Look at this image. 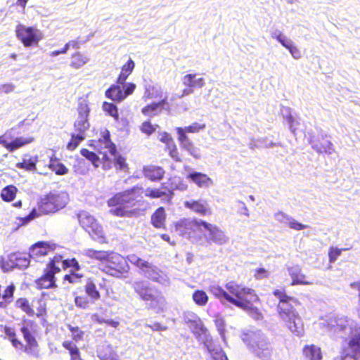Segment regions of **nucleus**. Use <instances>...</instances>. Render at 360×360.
I'll return each mask as SVG.
<instances>
[{
  "label": "nucleus",
  "instance_id": "obj_2",
  "mask_svg": "<svg viewBox=\"0 0 360 360\" xmlns=\"http://www.w3.org/2000/svg\"><path fill=\"white\" fill-rule=\"evenodd\" d=\"M273 295L278 298L276 312L285 326L293 333L300 335L304 331V323L295 307L300 305L299 300L288 295L285 288L275 289Z\"/></svg>",
  "mask_w": 360,
  "mask_h": 360
},
{
  "label": "nucleus",
  "instance_id": "obj_39",
  "mask_svg": "<svg viewBox=\"0 0 360 360\" xmlns=\"http://www.w3.org/2000/svg\"><path fill=\"white\" fill-rule=\"evenodd\" d=\"M18 190L14 185H8L2 188L1 191V198L4 202L13 201L17 195Z\"/></svg>",
  "mask_w": 360,
  "mask_h": 360
},
{
  "label": "nucleus",
  "instance_id": "obj_60",
  "mask_svg": "<svg viewBox=\"0 0 360 360\" xmlns=\"http://www.w3.org/2000/svg\"><path fill=\"white\" fill-rule=\"evenodd\" d=\"M288 51L292 56V57L295 59H298L301 58L302 54L298 48L293 44L292 41L289 42V47H288Z\"/></svg>",
  "mask_w": 360,
  "mask_h": 360
},
{
  "label": "nucleus",
  "instance_id": "obj_26",
  "mask_svg": "<svg viewBox=\"0 0 360 360\" xmlns=\"http://www.w3.org/2000/svg\"><path fill=\"white\" fill-rule=\"evenodd\" d=\"M167 214L163 207L156 209L150 217V223L155 228L159 229H166Z\"/></svg>",
  "mask_w": 360,
  "mask_h": 360
},
{
  "label": "nucleus",
  "instance_id": "obj_31",
  "mask_svg": "<svg viewBox=\"0 0 360 360\" xmlns=\"http://www.w3.org/2000/svg\"><path fill=\"white\" fill-rule=\"evenodd\" d=\"M15 309L20 310L28 316H34V309L32 307V302L27 297H18L14 302Z\"/></svg>",
  "mask_w": 360,
  "mask_h": 360
},
{
  "label": "nucleus",
  "instance_id": "obj_59",
  "mask_svg": "<svg viewBox=\"0 0 360 360\" xmlns=\"http://www.w3.org/2000/svg\"><path fill=\"white\" fill-rule=\"evenodd\" d=\"M269 276V273L268 270L264 267L258 268L255 270L254 276L257 280L268 278Z\"/></svg>",
  "mask_w": 360,
  "mask_h": 360
},
{
  "label": "nucleus",
  "instance_id": "obj_22",
  "mask_svg": "<svg viewBox=\"0 0 360 360\" xmlns=\"http://www.w3.org/2000/svg\"><path fill=\"white\" fill-rule=\"evenodd\" d=\"M54 249L55 245L45 241H39L35 243L30 248L29 254L32 258L39 259L47 255L50 252L53 251Z\"/></svg>",
  "mask_w": 360,
  "mask_h": 360
},
{
  "label": "nucleus",
  "instance_id": "obj_20",
  "mask_svg": "<svg viewBox=\"0 0 360 360\" xmlns=\"http://www.w3.org/2000/svg\"><path fill=\"white\" fill-rule=\"evenodd\" d=\"M309 143L320 154H331L335 150L333 143L324 136H312Z\"/></svg>",
  "mask_w": 360,
  "mask_h": 360
},
{
  "label": "nucleus",
  "instance_id": "obj_38",
  "mask_svg": "<svg viewBox=\"0 0 360 360\" xmlns=\"http://www.w3.org/2000/svg\"><path fill=\"white\" fill-rule=\"evenodd\" d=\"M37 156H30L28 158H23L22 161L16 163V167L26 171H34L37 169Z\"/></svg>",
  "mask_w": 360,
  "mask_h": 360
},
{
  "label": "nucleus",
  "instance_id": "obj_46",
  "mask_svg": "<svg viewBox=\"0 0 360 360\" xmlns=\"http://www.w3.org/2000/svg\"><path fill=\"white\" fill-rule=\"evenodd\" d=\"M49 167L56 175H64L68 172V169L58 160H51Z\"/></svg>",
  "mask_w": 360,
  "mask_h": 360
},
{
  "label": "nucleus",
  "instance_id": "obj_42",
  "mask_svg": "<svg viewBox=\"0 0 360 360\" xmlns=\"http://www.w3.org/2000/svg\"><path fill=\"white\" fill-rule=\"evenodd\" d=\"M113 161L111 160L112 167L114 166L117 170L127 172L129 171L128 164L127 163L126 158L121 155L117 154L116 152Z\"/></svg>",
  "mask_w": 360,
  "mask_h": 360
},
{
  "label": "nucleus",
  "instance_id": "obj_29",
  "mask_svg": "<svg viewBox=\"0 0 360 360\" xmlns=\"http://www.w3.org/2000/svg\"><path fill=\"white\" fill-rule=\"evenodd\" d=\"M289 274L291 278L290 285L313 284V281L308 279L307 276L302 272L301 269H291Z\"/></svg>",
  "mask_w": 360,
  "mask_h": 360
},
{
  "label": "nucleus",
  "instance_id": "obj_54",
  "mask_svg": "<svg viewBox=\"0 0 360 360\" xmlns=\"http://www.w3.org/2000/svg\"><path fill=\"white\" fill-rule=\"evenodd\" d=\"M349 250V248H338L330 247L328 250V259L330 263H333L341 255L342 251Z\"/></svg>",
  "mask_w": 360,
  "mask_h": 360
},
{
  "label": "nucleus",
  "instance_id": "obj_48",
  "mask_svg": "<svg viewBox=\"0 0 360 360\" xmlns=\"http://www.w3.org/2000/svg\"><path fill=\"white\" fill-rule=\"evenodd\" d=\"M67 327L71 333V338L73 342L75 343L83 340L84 331L82 330L79 326H72L70 324H68Z\"/></svg>",
  "mask_w": 360,
  "mask_h": 360
},
{
  "label": "nucleus",
  "instance_id": "obj_27",
  "mask_svg": "<svg viewBox=\"0 0 360 360\" xmlns=\"http://www.w3.org/2000/svg\"><path fill=\"white\" fill-rule=\"evenodd\" d=\"M187 179L195 183L198 187H208L213 184L212 179L206 174L194 172L187 176Z\"/></svg>",
  "mask_w": 360,
  "mask_h": 360
},
{
  "label": "nucleus",
  "instance_id": "obj_62",
  "mask_svg": "<svg viewBox=\"0 0 360 360\" xmlns=\"http://www.w3.org/2000/svg\"><path fill=\"white\" fill-rule=\"evenodd\" d=\"M146 327L149 328L150 329H151L153 331H162V330H165L167 329L166 326H162L161 323H158V322L154 323L153 324L146 325Z\"/></svg>",
  "mask_w": 360,
  "mask_h": 360
},
{
  "label": "nucleus",
  "instance_id": "obj_47",
  "mask_svg": "<svg viewBox=\"0 0 360 360\" xmlns=\"http://www.w3.org/2000/svg\"><path fill=\"white\" fill-rule=\"evenodd\" d=\"M4 333L15 349H18L22 346V342L17 338L16 333L13 328L8 326L5 327Z\"/></svg>",
  "mask_w": 360,
  "mask_h": 360
},
{
  "label": "nucleus",
  "instance_id": "obj_21",
  "mask_svg": "<svg viewBox=\"0 0 360 360\" xmlns=\"http://www.w3.org/2000/svg\"><path fill=\"white\" fill-rule=\"evenodd\" d=\"M34 141L33 136L27 137H16L11 141L8 142L4 139V135L0 136V145H2L8 152L13 151L32 143Z\"/></svg>",
  "mask_w": 360,
  "mask_h": 360
},
{
  "label": "nucleus",
  "instance_id": "obj_51",
  "mask_svg": "<svg viewBox=\"0 0 360 360\" xmlns=\"http://www.w3.org/2000/svg\"><path fill=\"white\" fill-rule=\"evenodd\" d=\"M348 345L355 355H360V332L349 340Z\"/></svg>",
  "mask_w": 360,
  "mask_h": 360
},
{
  "label": "nucleus",
  "instance_id": "obj_3",
  "mask_svg": "<svg viewBox=\"0 0 360 360\" xmlns=\"http://www.w3.org/2000/svg\"><path fill=\"white\" fill-rule=\"evenodd\" d=\"M141 188L134 186L113 194L107 200L110 207L111 214L118 217H131L137 213L136 209H131L137 204V198L140 195Z\"/></svg>",
  "mask_w": 360,
  "mask_h": 360
},
{
  "label": "nucleus",
  "instance_id": "obj_1",
  "mask_svg": "<svg viewBox=\"0 0 360 360\" xmlns=\"http://www.w3.org/2000/svg\"><path fill=\"white\" fill-rule=\"evenodd\" d=\"M225 288L226 290L219 285H212L208 290L215 298L226 300L243 310L258 311L254 307V303L259 302L260 299L254 289L243 287L234 281L226 283Z\"/></svg>",
  "mask_w": 360,
  "mask_h": 360
},
{
  "label": "nucleus",
  "instance_id": "obj_44",
  "mask_svg": "<svg viewBox=\"0 0 360 360\" xmlns=\"http://www.w3.org/2000/svg\"><path fill=\"white\" fill-rule=\"evenodd\" d=\"M192 298L195 304L200 307L205 306L209 300L207 293L202 290H196L193 292Z\"/></svg>",
  "mask_w": 360,
  "mask_h": 360
},
{
  "label": "nucleus",
  "instance_id": "obj_55",
  "mask_svg": "<svg viewBox=\"0 0 360 360\" xmlns=\"http://www.w3.org/2000/svg\"><path fill=\"white\" fill-rule=\"evenodd\" d=\"M80 153L83 157L91 161L94 165L97 166L99 158L94 152L90 151L87 148H82Z\"/></svg>",
  "mask_w": 360,
  "mask_h": 360
},
{
  "label": "nucleus",
  "instance_id": "obj_35",
  "mask_svg": "<svg viewBox=\"0 0 360 360\" xmlns=\"http://www.w3.org/2000/svg\"><path fill=\"white\" fill-rule=\"evenodd\" d=\"M165 99H162L159 102L151 103L141 109V112L145 116L153 117L159 115L162 108V105L165 103Z\"/></svg>",
  "mask_w": 360,
  "mask_h": 360
},
{
  "label": "nucleus",
  "instance_id": "obj_58",
  "mask_svg": "<svg viewBox=\"0 0 360 360\" xmlns=\"http://www.w3.org/2000/svg\"><path fill=\"white\" fill-rule=\"evenodd\" d=\"M68 267H73L76 271L80 269L79 262L75 258H72L71 259H65L63 261V268L67 269Z\"/></svg>",
  "mask_w": 360,
  "mask_h": 360
},
{
  "label": "nucleus",
  "instance_id": "obj_16",
  "mask_svg": "<svg viewBox=\"0 0 360 360\" xmlns=\"http://www.w3.org/2000/svg\"><path fill=\"white\" fill-rule=\"evenodd\" d=\"M144 195L150 199L163 198L165 202L171 204L174 193L172 187H169L165 183H162L160 188H146Z\"/></svg>",
  "mask_w": 360,
  "mask_h": 360
},
{
  "label": "nucleus",
  "instance_id": "obj_18",
  "mask_svg": "<svg viewBox=\"0 0 360 360\" xmlns=\"http://www.w3.org/2000/svg\"><path fill=\"white\" fill-rule=\"evenodd\" d=\"M128 259L132 264L143 270V271H148V270H150L151 273L148 272V278L153 281H158L159 273L157 270V268L153 266L152 264L139 257L135 254L129 255Z\"/></svg>",
  "mask_w": 360,
  "mask_h": 360
},
{
  "label": "nucleus",
  "instance_id": "obj_61",
  "mask_svg": "<svg viewBox=\"0 0 360 360\" xmlns=\"http://www.w3.org/2000/svg\"><path fill=\"white\" fill-rule=\"evenodd\" d=\"M100 360H118L115 353L110 350L109 352L102 353L98 355Z\"/></svg>",
  "mask_w": 360,
  "mask_h": 360
},
{
  "label": "nucleus",
  "instance_id": "obj_28",
  "mask_svg": "<svg viewBox=\"0 0 360 360\" xmlns=\"http://www.w3.org/2000/svg\"><path fill=\"white\" fill-rule=\"evenodd\" d=\"M305 360H321L323 358L321 347L314 344L305 345L302 349Z\"/></svg>",
  "mask_w": 360,
  "mask_h": 360
},
{
  "label": "nucleus",
  "instance_id": "obj_56",
  "mask_svg": "<svg viewBox=\"0 0 360 360\" xmlns=\"http://www.w3.org/2000/svg\"><path fill=\"white\" fill-rule=\"evenodd\" d=\"M191 226V221L189 219L184 218L175 223V229L181 233H185L186 230Z\"/></svg>",
  "mask_w": 360,
  "mask_h": 360
},
{
  "label": "nucleus",
  "instance_id": "obj_6",
  "mask_svg": "<svg viewBox=\"0 0 360 360\" xmlns=\"http://www.w3.org/2000/svg\"><path fill=\"white\" fill-rule=\"evenodd\" d=\"M132 288L139 299L145 302H149L154 305H158L160 300L163 299L161 291L147 281H136L133 283Z\"/></svg>",
  "mask_w": 360,
  "mask_h": 360
},
{
  "label": "nucleus",
  "instance_id": "obj_57",
  "mask_svg": "<svg viewBox=\"0 0 360 360\" xmlns=\"http://www.w3.org/2000/svg\"><path fill=\"white\" fill-rule=\"evenodd\" d=\"M287 218L289 220L288 226L292 229H294L296 231H300V230L308 228L307 225L302 224L300 223L299 221H297V220H295V219L288 218V217H287Z\"/></svg>",
  "mask_w": 360,
  "mask_h": 360
},
{
  "label": "nucleus",
  "instance_id": "obj_8",
  "mask_svg": "<svg viewBox=\"0 0 360 360\" xmlns=\"http://www.w3.org/2000/svg\"><path fill=\"white\" fill-rule=\"evenodd\" d=\"M80 226L89 233L94 240L103 243L105 240V236L102 226L97 219L86 212H82L78 214Z\"/></svg>",
  "mask_w": 360,
  "mask_h": 360
},
{
  "label": "nucleus",
  "instance_id": "obj_34",
  "mask_svg": "<svg viewBox=\"0 0 360 360\" xmlns=\"http://www.w3.org/2000/svg\"><path fill=\"white\" fill-rule=\"evenodd\" d=\"M62 347L68 351L70 360H84L77 345L70 340H65L62 342Z\"/></svg>",
  "mask_w": 360,
  "mask_h": 360
},
{
  "label": "nucleus",
  "instance_id": "obj_24",
  "mask_svg": "<svg viewBox=\"0 0 360 360\" xmlns=\"http://www.w3.org/2000/svg\"><path fill=\"white\" fill-rule=\"evenodd\" d=\"M177 134V139L182 149L186 150L195 159H200L201 154L200 150L194 146L187 134Z\"/></svg>",
  "mask_w": 360,
  "mask_h": 360
},
{
  "label": "nucleus",
  "instance_id": "obj_37",
  "mask_svg": "<svg viewBox=\"0 0 360 360\" xmlns=\"http://www.w3.org/2000/svg\"><path fill=\"white\" fill-rule=\"evenodd\" d=\"M89 61V58L80 51L71 55L70 66L74 69H79Z\"/></svg>",
  "mask_w": 360,
  "mask_h": 360
},
{
  "label": "nucleus",
  "instance_id": "obj_17",
  "mask_svg": "<svg viewBox=\"0 0 360 360\" xmlns=\"http://www.w3.org/2000/svg\"><path fill=\"white\" fill-rule=\"evenodd\" d=\"M196 73H188L182 77V83L187 88L182 91L183 96H187L193 93L194 89L202 88L205 82L202 77H197Z\"/></svg>",
  "mask_w": 360,
  "mask_h": 360
},
{
  "label": "nucleus",
  "instance_id": "obj_53",
  "mask_svg": "<svg viewBox=\"0 0 360 360\" xmlns=\"http://www.w3.org/2000/svg\"><path fill=\"white\" fill-rule=\"evenodd\" d=\"M103 109L105 112L114 117L115 120H117L119 119L118 109L114 103L104 102L103 103Z\"/></svg>",
  "mask_w": 360,
  "mask_h": 360
},
{
  "label": "nucleus",
  "instance_id": "obj_5",
  "mask_svg": "<svg viewBox=\"0 0 360 360\" xmlns=\"http://www.w3.org/2000/svg\"><path fill=\"white\" fill-rule=\"evenodd\" d=\"M97 280L94 276L87 277L84 286L86 295H79L75 297V306L78 308L88 309L91 304L101 299V294L96 286Z\"/></svg>",
  "mask_w": 360,
  "mask_h": 360
},
{
  "label": "nucleus",
  "instance_id": "obj_52",
  "mask_svg": "<svg viewBox=\"0 0 360 360\" xmlns=\"http://www.w3.org/2000/svg\"><path fill=\"white\" fill-rule=\"evenodd\" d=\"M158 127H159L158 124L153 125L150 121H144L140 125V131L147 136H150Z\"/></svg>",
  "mask_w": 360,
  "mask_h": 360
},
{
  "label": "nucleus",
  "instance_id": "obj_23",
  "mask_svg": "<svg viewBox=\"0 0 360 360\" xmlns=\"http://www.w3.org/2000/svg\"><path fill=\"white\" fill-rule=\"evenodd\" d=\"M143 175L153 182L160 181L165 175V170L161 166L148 165H145L142 169Z\"/></svg>",
  "mask_w": 360,
  "mask_h": 360
},
{
  "label": "nucleus",
  "instance_id": "obj_36",
  "mask_svg": "<svg viewBox=\"0 0 360 360\" xmlns=\"http://www.w3.org/2000/svg\"><path fill=\"white\" fill-rule=\"evenodd\" d=\"M15 269H25L30 266V255L27 252H13Z\"/></svg>",
  "mask_w": 360,
  "mask_h": 360
},
{
  "label": "nucleus",
  "instance_id": "obj_64",
  "mask_svg": "<svg viewBox=\"0 0 360 360\" xmlns=\"http://www.w3.org/2000/svg\"><path fill=\"white\" fill-rule=\"evenodd\" d=\"M276 39L285 48L288 49V47H289V42L291 41L290 40H286L281 33H279L276 37Z\"/></svg>",
  "mask_w": 360,
  "mask_h": 360
},
{
  "label": "nucleus",
  "instance_id": "obj_25",
  "mask_svg": "<svg viewBox=\"0 0 360 360\" xmlns=\"http://www.w3.org/2000/svg\"><path fill=\"white\" fill-rule=\"evenodd\" d=\"M185 207L201 216L210 215L212 210L207 205L199 200H187L184 202Z\"/></svg>",
  "mask_w": 360,
  "mask_h": 360
},
{
  "label": "nucleus",
  "instance_id": "obj_49",
  "mask_svg": "<svg viewBox=\"0 0 360 360\" xmlns=\"http://www.w3.org/2000/svg\"><path fill=\"white\" fill-rule=\"evenodd\" d=\"M169 157L176 162H180L182 161V157L179 152V150L176 143L169 146L165 150Z\"/></svg>",
  "mask_w": 360,
  "mask_h": 360
},
{
  "label": "nucleus",
  "instance_id": "obj_19",
  "mask_svg": "<svg viewBox=\"0 0 360 360\" xmlns=\"http://www.w3.org/2000/svg\"><path fill=\"white\" fill-rule=\"evenodd\" d=\"M56 274L53 271L45 268L44 274L34 281L36 288L41 290L57 287Z\"/></svg>",
  "mask_w": 360,
  "mask_h": 360
},
{
  "label": "nucleus",
  "instance_id": "obj_32",
  "mask_svg": "<svg viewBox=\"0 0 360 360\" xmlns=\"http://www.w3.org/2000/svg\"><path fill=\"white\" fill-rule=\"evenodd\" d=\"M34 298L32 301V307H35L34 316L37 318H43L47 315V302L43 297Z\"/></svg>",
  "mask_w": 360,
  "mask_h": 360
},
{
  "label": "nucleus",
  "instance_id": "obj_41",
  "mask_svg": "<svg viewBox=\"0 0 360 360\" xmlns=\"http://www.w3.org/2000/svg\"><path fill=\"white\" fill-rule=\"evenodd\" d=\"M13 252L0 258V267L3 272H8L15 269Z\"/></svg>",
  "mask_w": 360,
  "mask_h": 360
},
{
  "label": "nucleus",
  "instance_id": "obj_45",
  "mask_svg": "<svg viewBox=\"0 0 360 360\" xmlns=\"http://www.w3.org/2000/svg\"><path fill=\"white\" fill-rule=\"evenodd\" d=\"M84 134L74 131L71 134L70 139L67 143V149L69 150H74L77 148L80 142L84 140Z\"/></svg>",
  "mask_w": 360,
  "mask_h": 360
},
{
  "label": "nucleus",
  "instance_id": "obj_43",
  "mask_svg": "<svg viewBox=\"0 0 360 360\" xmlns=\"http://www.w3.org/2000/svg\"><path fill=\"white\" fill-rule=\"evenodd\" d=\"M205 128V124H200L198 122H193L191 125L185 127H176V133L186 134L187 133H198L200 130Z\"/></svg>",
  "mask_w": 360,
  "mask_h": 360
},
{
  "label": "nucleus",
  "instance_id": "obj_15",
  "mask_svg": "<svg viewBox=\"0 0 360 360\" xmlns=\"http://www.w3.org/2000/svg\"><path fill=\"white\" fill-rule=\"evenodd\" d=\"M252 350L260 358L266 357L265 352H269V342L261 334L252 333L248 342ZM269 354V352H267Z\"/></svg>",
  "mask_w": 360,
  "mask_h": 360
},
{
  "label": "nucleus",
  "instance_id": "obj_14",
  "mask_svg": "<svg viewBox=\"0 0 360 360\" xmlns=\"http://www.w3.org/2000/svg\"><path fill=\"white\" fill-rule=\"evenodd\" d=\"M78 116L74 122V131L85 135V132L89 129L90 124L89 122V115L90 109L86 101L80 102L77 107Z\"/></svg>",
  "mask_w": 360,
  "mask_h": 360
},
{
  "label": "nucleus",
  "instance_id": "obj_40",
  "mask_svg": "<svg viewBox=\"0 0 360 360\" xmlns=\"http://www.w3.org/2000/svg\"><path fill=\"white\" fill-rule=\"evenodd\" d=\"M86 255L91 259L100 261L105 264L106 260L110 255V252L105 250H96L94 249H88L86 251Z\"/></svg>",
  "mask_w": 360,
  "mask_h": 360
},
{
  "label": "nucleus",
  "instance_id": "obj_4",
  "mask_svg": "<svg viewBox=\"0 0 360 360\" xmlns=\"http://www.w3.org/2000/svg\"><path fill=\"white\" fill-rule=\"evenodd\" d=\"M69 202V195L65 191H53L41 198L38 202L40 214H50L63 209Z\"/></svg>",
  "mask_w": 360,
  "mask_h": 360
},
{
  "label": "nucleus",
  "instance_id": "obj_33",
  "mask_svg": "<svg viewBox=\"0 0 360 360\" xmlns=\"http://www.w3.org/2000/svg\"><path fill=\"white\" fill-rule=\"evenodd\" d=\"M205 345L212 356V360H228L222 349L219 346H216L212 340H207Z\"/></svg>",
  "mask_w": 360,
  "mask_h": 360
},
{
  "label": "nucleus",
  "instance_id": "obj_7",
  "mask_svg": "<svg viewBox=\"0 0 360 360\" xmlns=\"http://www.w3.org/2000/svg\"><path fill=\"white\" fill-rule=\"evenodd\" d=\"M15 37L25 47L37 46L44 38L42 32L35 26L18 24L15 27Z\"/></svg>",
  "mask_w": 360,
  "mask_h": 360
},
{
  "label": "nucleus",
  "instance_id": "obj_9",
  "mask_svg": "<svg viewBox=\"0 0 360 360\" xmlns=\"http://www.w3.org/2000/svg\"><path fill=\"white\" fill-rule=\"evenodd\" d=\"M98 150L99 154L102 155L103 167L105 169L112 168L111 159L107 155L103 149H108L111 155H115L117 152L115 144L110 139V131L107 129L101 130L100 136L97 141H95L94 146Z\"/></svg>",
  "mask_w": 360,
  "mask_h": 360
},
{
  "label": "nucleus",
  "instance_id": "obj_13",
  "mask_svg": "<svg viewBox=\"0 0 360 360\" xmlns=\"http://www.w3.org/2000/svg\"><path fill=\"white\" fill-rule=\"evenodd\" d=\"M20 332L22 334L25 345L22 343V346L18 349L22 350L23 352L30 356L35 357L39 356V345L35 337L34 331L31 330L27 326H22L20 328Z\"/></svg>",
  "mask_w": 360,
  "mask_h": 360
},
{
  "label": "nucleus",
  "instance_id": "obj_10",
  "mask_svg": "<svg viewBox=\"0 0 360 360\" xmlns=\"http://www.w3.org/2000/svg\"><path fill=\"white\" fill-rule=\"evenodd\" d=\"M129 270V265L123 256L117 252H110V255L103 266V271L115 277H121Z\"/></svg>",
  "mask_w": 360,
  "mask_h": 360
},
{
  "label": "nucleus",
  "instance_id": "obj_50",
  "mask_svg": "<svg viewBox=\"0 0 360 360\" xmlns=\"http://www.w3.org/2000/svg\"><path fill=\"white\" fill-rule=\"evenodd\" d=\"M63 257L60 255H56L46 264L48 269L53 271L58 274L60 271V268L58 266L60 262L63 263Z\"/></svg>",
  "mask_w": 360,
  "mask_h": 360
},
{
  "label": "nucleus",
  "instance_id": "obj_11",
  "mask_svg": "<svg viewBox=\"0 0 360 360\" xmlns=\"http://www.w3.org/2000/svg\"><path fill=\"white\" fill-rule=\"evenodd\" d=\"M136 84L133 82L120 84L116 81L105 92V96L116 102L120 103L131 95L136 89Z\"/></svg>",
  "mask_w": 360,
  "mask_h": 360
},
{
  "label": "nucleus",
  "instance_id": "obj_12",
  "mask_svg": "<svg viewBox=\"0 0 360 360\" xmlns=\"http://www.w3.org/2000/svg\"><path fill=\"white\" fill-rule=\"evenodd\" d=\"M193 222L198 227L202 226L208 232L207 239L209 242L221 245L228 241L229 238L226 236L224 231L217 225L210 224L204 220L195 219Z\"/></svg>",
  "mask_w": 360,
  "mask_h": 360
},
{
  "label": "nucleus",
  "instance_id": "obj_63",
  "mask_svg": "<svg viewBox=\"0 0 360 360\" xmlns=\"http://www.w3.org/2000/svg\"><path fill=\"white\" fill-rule=\"evenodd\" d=\"M81 277L77 274H65L63 277L65 281H68L70 283H74Z\"/></svg>",
  "mask_w": 360,
  "mask_h": 360
},
{
  "label": "nucleus",
  "instance_id": "obj_30",
  "mask_svg": "<svg viewBox=\"0 0 360 360\" xmlns=\"http://www.w3.org/2000/svg\"><path fill=\"white\" fill-rule=\"evenodd\" d=\"M135 68V63L131 58L121 67L120 72L117 78V82L120 84L126 83L127 78L131 75Z\"/></svg>",
  "mask_w": 360,
  "mask_h": 360
}]
</instances>
